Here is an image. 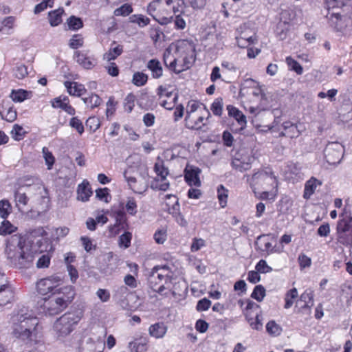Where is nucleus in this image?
Returning <instances> with one entry per match:
<instances>
[{
    "mask_svg": "<svg viewBox=\"0 0 352 352\" xmlns=\"http://www.w3.org/2000/svg\"><path fill=\"white\" fill-rule=\"evenodd\" d=\"M171 270L166 265H157L154 267L148 278L149 287L158 294L163 295L166 289H170L172 283Z\"/></svg>",
    "mask_w": 352,
    "mask_h": 352,
    "instance_id": "nucleus-4",
    "label": "nucleus"
},
{
    "mask_svg": "<svg viewBox=\"0 0 352 352\" xmlns=\"http://www.w3.org/2000/svg\"><path fill=\"white\" fill-rule=\"evenodd\" d=\"M63 12V8H58L49 12V21L52 27L57 26L62 23V14Z\"/></svg>",
    "mask_w": 352,
    "mask_h": 352,
    "instance_id": "nucleus-35",
    "label": "nucleus"
},
{
    "mask_svg": "<svg viewBox=\"0 0 352 352\" xmlns=\"http://www.w3.org/2000/svg\"><path fill=\"white\" fill-rule=\"evenodd\" d=\"M251 297L258 302L264 298V287L261 285H256L251 294Z\"/></svg>",
    "mask_w": 352,
    "mask_h": 352,
    "instance_id": "nucleus-60",
    "label": "nucleus"
},
{
    "mask_svg": "<svg viewBox=\"0 0 352 352\" xmlns=\"http://www.w3.org/2000/svg\"><path fill=\"white\" fill-rule=\"evenodd\" d=\"M132 239V234L129 232H125L119 237V245L127 248L131 245V241Z\"/></svg>",
    "mask_w": 352,
    "mask_h": 352,
    "instance_id": "nucleus-58",
    "label": "nucleus"
},
{
    "mask_svg": "<svg viewBox=\"0 0 352 352\" xmlns=\"http://www.w3.org/2000/svg\"><path fill=\"white\" fill-rule=\"evenodd\" d=\"M265 182L270 186V189L265 190V199L274 200L278 192V181L272 173L265 171Z\"/></svg>",
    "mask_w": 352,
    "mask_h": 352,
    "instance_id": "nucleus-17",
    "label": "nucleus"
},
{
    "mask_svg": "<svg viewBox=\"0 0 352 352\" xmlns=\"http://www.w3.org/2000/svg\"><path fill=\"white\" fill-rule=\"evenodd\" d=\"M63 280L60 275L55 274L41 279L37 282L36 288L38 292L41 295H47L49 293L54 294L56 292H60Z\"/></svg>",
    "mask_w": 352,
    "mask_h": 352,
    "instance_id": "nucleus-8",
    "label": "nucleus"
},
{
    "mask_svg": "<svg viewBox=\"0 0 352 352\" xmlns=\"http://www.w3.org/2000/svg\"><path fill=\"white\" fill-rule=\"evenodd\" d=\"M226 109L228 111V116L234 118L239 126V128H232L231 130L235 133H238L243 130L245 128L247 123L245 116L232 105H228Z\"/></svg>",
    "mask_w": 352,
    "mask_h": 352,
    "instance_id": "nucleus-12",
    "label": "nucleus"
},
{
    "mask_svg": "<svg viewBox=\"0 0 352 352\" xmlns=\"http://www.w3.org/2000/svg\"><path fill=\"white\" fill-rule=\"evenodd\" d=\"M83 38L80 34H74L69 40V45L72 49H78L83 45Z\"/></svg>",
    "mask_w": 352,
    "mask_h": 352,
    "instance_id": "nucleus-57",
    "label": "nucleus"
},
{
    "mask_svg": "<svg viewBox=\"0 0 352 352\" xmlns=\"http://www.w3.org/2000/svg\"><path fill=\"white\" fill-rule=\"evenodd\" d=\"M29 198L26 193L23 191L22 188H19L14 192V201L16 206L21 212H23L25 207L27 206Z\"/></svg>",
    "mask_w": 352,
    "mask_h": 352,
    "instance_id": "nucleus-23",
    "label": "nucleus"
},
{
    "mask_svg": "<svg viewBox=\"0 0 352 352\" xmlns=\"http://www.w3.org/2000/svg\"><path fill=\"white\" fill-rule=\"evenodd\" d=\"M327 8L326 18L331 27L338 32H346L352 30V18L349 15L351 12H346L343 6L333 10Z\"/></svg>",
    "mask_w": 352,
    "mask_h": 352,
    "instance_id": "nucleus-5",
    "label": "nucleus"
},
{
    "mask_svg": "<svg viewBox=\"0 0 352 352\" xmlns=\"http://www.w3.org/2000/svg\"><path fill=\"white\" fill-rule=\"evenodd\" d=\"M67 23L69 26V28L73 30H79L83 26V23L81 19L75 16H71L69 18H68L67 20Z\"/></svg>",
    "mask_w": 352,
    "mask_h": 352,
    "instance_id": "nucleus-50",
    "label": "nucleus"
},
{
    "mask_svg": "<svg viewBox=\"0 0 352 352\" xmlns=\"http://www.w3.org/2000/svg\"><path fill=\"white\" fill-rule=\"evenodd\" d=\"M12 334L24 342L31 341L38 325V319L26 307L15 309L10 318Z\"/></svg>",
    "mask_w": 352,
    "mask_h": 352,
    "instance_id": "nucleus-1",
    "label": "nucleus"
},
{
    "mask_svg": "<svg viewBox=\"0 0 352 352\" xmlns=\"http://www.w3.org/2000/svg\"><path fill=\"white\" fill-rule=\"evenodd\" d=\"M74 296L72 286L62 287L60 292L52 294L47 299L44 298L43 310L50 316L58 314L67 307Z\"/></svg>",
    "mask_w": 352,
    "mask_h": 352,
    "instance_id": "nucleus-3",
    "label": "nucleus"
},
{
    "mask_svg": "<svg viewBox=\"0 0 352 352\" xmlns=\"http://www.w3.org/2000/svg\"><path fill=\"white\" fill-rule=\"evenodd\" d=\"M50 256L47 254L41 255L36 262V267L38 268L48 267L50 263Z\"/></svg>",
    "mask_w": 352,
    "mask_h": 352,
    "instance_id": "nucleus-62",
    "label": "nucleus"
},
{
    "mask_svg": "<svg viewBox=\"0 0 352 352\" xmlns=\"http://www.w3.org/2000/svg\"><path fill=\"white\" fill-rule=\"evenodd\" d=\"M166 332V327L162 322H157L149 327V333L156 338H162Z\"/></svg>",
    "mask_w": 352,
    "mask_h": 352,
    "instance_id": "nucleus-34",
    "label": "nucleus"
},
{
    "mask_svg": "<svg viewBox=\"0 0 352 352\" xmlns=\"http://www.w3.org/2000/svg\"><path fill=\"white\" fill-rule=\"evenodd\" d=\"M25 248V240L18 234L12 235L7 240L5 253L10 264L21 269L30 267L34 261V255Z\"/></svg>",
    "mask_w": 352,
    "mask_h": 352,
    "instance_id": "nucleus-2",
    "label": "nucleus"
},
{
    "mask_svg": "<svg viewBox=\"0 0 352 352\" xmlns=\"http://www.w3.org/2000/svg\"><path fill=\"white\" fill-rule=\"evenodd\" d=\"M52 107L54 108H60L65 111L69 115L75 114V109L69 104V100L67 97H64L63 100L60 98H56L52 102Z\"/></svg>",
    "mask_w": 352,
    "mask_h": 352,
    "instance_id": "nucleus-28",
    "label": "nucleus"
},
{
    "mask_svg": "<svg viewBox=\"0 0 352 352\" xmlns=\"http://www.w3.org/2000/svg\"><path fill=\"white\" fill-rule=\"evenodd\" d=\"M113 256V252H109L104 258V261L105 262V263H107V265L104 266L102 265H100L98 267V269L102 274L104 275H110L113 272V267L111 266V264H108V263H109L112 260Z\"/></svg>",
    "mask_w": 352,
    "mask_h": 352,
    "instance_id": "nucleus-40",
    "label": "nucleus"
},
{
    "mask_svg": "<svg viewBox=\"0 0 352 352\" xmlns=\"http://www.w3.org/2000/svg\"><path fill=\"white\" fill-rule=\"evenodd\" d=\"M116 223L121 226L122 229H126L128 224L126 223V217L124 212L122 210H118L115 214Z\"/></svg>",
    "mask_w": 352,
    "mask_h": 352,
    "instance_id": "nucleus-53",
    "label": "nucleus"
},
{
    "mask_svg": "<svg viewBox=\"0 0 352 352\" xmlns=\"http://www.w3.org/2000/svg\"><path fill=\"white\" fill-rule=\"evenodd\" d=\"M138 177L129 175L128 171H124V177L130 188L135 193L143 194L148 188V172L146 166L141 167L138 171Z\"/></svg>",
    "mask_w": 352,
    "mask_h": 352,
    "instance_id": "nucleus-7",
    "label": "nucleus"
},
{
    "mask_svg": "<svg viewBox=\"0 0 352 352\" xmlns=\"http://www.w3.org/2000/svg\"><path fill=\"white\" fill-rule=\"evenodd\" d=\"M129 346L131 352H146L148 349L146 338L137 339L130 342Z\"/></svg>",
    "mask_w": 352,
    "mask_h": 352,
    "instance_id": "nucleus-33",
    "label": "nucleus"
},
{
    "mask_svg": "<svg viewBox=\"0 0 352 352\" xmlns=\"http://www.w3.org/2000/svg\"><path fill=\"white\" fill-rule=\"evenodd\" d=\"M199 109H202L204 111H206V114L208 115V118L210 116L209 111L206 109L204 104L197 102L196 101H191L188 102L187 106L185 122H188V119L190 118V117H192V114L196 112Z\"/></svg>",
    "mask_w": 352,
    "mask_h": 352,
    "instance_id": "nucleus-26",
    "label": "nucleus"
},
{
    "mask_svg": "<svg viewBox=\"0 0 352 352\" xmlns=\"http://www.w3.org/2000/svg\"><path fill=\"white\" fill-rule=\"evenodd\" d=\"M43 154L45 160V163L47 166V169L50 170L52 168V166L54 164V157L52 153L49 151L48 148L46 147L43 148Z\"/></svg>",
    "mask_w": 352,
    "mask_h": 352,
    "instance_id": "nucleus-55",
    "label": "nucleus"
},
{
    "mask_svg": "<svg viewBox=\"0 0 352 352\" xmlns=\"http://www.w3.org/2000/svg\"><path fill=\"white\" fill-rule=\"evenodd\" d=\"M228 190L224 188L223 185H220L217 188L218 198L220 204L223 208L226 206L227 203Z\"/></svg>",
    "mask_w": 352,
    "mask_h": 352,
    "instance_id": "nucleus-56",
    "label": "nucleus"
},
{
    "mask_svg": "<svg viewBox=\"0 0 352 352\" xmlns=\"http://www.w3.org/2000/svg\"><path fill=\"white\" fill-rule=\"evenodd\" d=\"M14 299V292L10 285L0 288V307L11 303Z\"/></svg>",
    "mask_w": 352,
    "mask_h": 352,
    "instance_id": "nucleus-20",
    "label": "nucleus"
},
{
    "mask_svg": "<svg viewBox=\"0 0 352 352\" xmlns=\"http://www.w3.org/2000/svg\"><path fill=\"white\" fill-rule=\"evenodd\" d=\"M248 317V322L250 323V325L252 327V329L256 330H261L263 328V314L261 311H259V313L256 312V315L254 317V319L252 318Z\"/></svg>",
    "mask_w": 352,
    "mask_h": 352,
    "instance_id": "nucleus-39",
    "label": "nucleus"
},
{
    "mask_svg": "<svg viewBox=\"0 0 352 352\" xmlns=\"http://www.w3.org/2000/svg\"><path fill=\"white\" fill-rule=\"evenodd\" d=\"M340 217L341 219L338 222L337 231L348 232L352 231V217L350 211H347L345 207Z\"/></svg>",
    "mask_w": 352,
    "mask_h": 352,
    "instance_id": "nucleus-18",
    "label": "nucleus"
},
{
    "mask_svg": "<svg viewBox=\"0 0 352 352\" xmlns=\"http://www.w3.org/2000/svg\"><path fill=\"white\" fill-rule=\"evenodd\" d=\"M146 67L151 72L153 78H160L163 75V69L160 62L155 58L150 60Z\"/></svg>",
    "mask_w": 352,
    "mask_h": 352,
    "instance_id": "nucleus-27",
    "label": "nucleus"
},
{
    "mask_svg": "<svg viewBox=\"0 0 352 352\" xmlns=\"http://www.w3.org/2000/svg\"><path fill=\"white\" fill-rule=\"evenodd\" d=\"M116 44V43L113 41L109 50L103 55L104 60L107 61L114 60L122 53V45H118L116 47H113V45Z\"/></svg>",
    "mask_w": 352,
    "mask_h": 352,
    "instance_id": "nucleus-32",
    "label": "nucleus"
},
{
    "mask_svg": "<svg viewBox=\"0 0 352 352\" xmlns=\"http://www.w3.org/2000/svg\"><path fill=\"white\" fill-rule=\"evenodd\" d=\"M256 271H250L248 273V280L252 283H256L258 282L261 279L259 274L264 273V260L261 259L259 261V262L256 265Z\"/></svg>",
    "mask_w": 352,
    "mask_h": 352,
    "instance_id": "nucleus-31",
    "label": "nucleus"
},
{
    "mask_svg": "<svg viewBox=\"0 0 352 352\" xmlns=\"http://www.w3.org/2000/svg\"><path fill=\"white\" fill-rule=\"evenodd\" d=\"M326 5L333 10L343 6L346 12H352V0H326Z\"/></svg>",
    "mask_w": 352,
    "mask_h": 352,
    "instance_id": "nucleus-25",
    "label": "nucleus"
},
{
    "mask_svg": "<svg viewBox=\"0 0 352 352\" xmlns=\"http://www.w3.org/2000/svg\"><path fill=\"white\" fill-rule=\"evenodd\" d=\"M264 182V174L263 171L255 173L251 179L250 185L256 197L263 199L264 191L263 190V184Z\"/></svg>",
    "mask_w": 352,
    "mask_h": 352,
    "instance_id": "nucleus-13",
    "label": "nucleus"
},
{
    "mask_svg": "<svg viewBox=\"0 0 352 352\" xmlns=\"http://www.w3.org/2000/svg\"><path fill=\"white\" fill-rule=\"evenodd\" d=\"M223 102L222 98H216L211 105V111L214 115L220 116L222 114Z\"/></svg>",
    "mask_w": 352,
    "mask_h": 352,
    "instance_id": "nucleus-51",
    "label": "nucleus"
},
{
    "mask_svg": "<svg viewBox=\"0 0 352 352\" xmlns=\"http://www.w3.org/2000/svg\"><path fill=\"white\" fill-rule=\"evenodd\" d=\"M26 134V131L24 129L17 124H14L12 129L11 131L12 138L16 141H20L23 140Z\"/></svg>",
    "mask_w": 352,
    "mask_h": 352,
    "instance_id": "nucleus-46",
    "label": "nucleus"
},
{
    "mask_svg": "<svg viewBox=\"0 0 352 352\" xmlns=\"http://www.w3.org/2000/svg\"><path fill=\"white\" fill-rule=\"evenodd\" d=\"M69 125L77 130L79 134H82L84 132V126L82 122L76 117H74L70 120Z\"/></svg>",
    "mask_w": 352,
    "mask_h": 352,
    "instance_id": "nucleus-64",
    "label": "nucleus"
},
{
    "mask_svg": "<svg viewBox=\"0 0 352 352\" xmlns=\"http://www.w3.org/2000/svg\"><path fill=\"white\" fill-rule=\"evenodd\" d=\"M298 261L299 263L300 267L301 269H304L305 267H309L311 264V258L307 256L303 253L299 254Z\"/></svg>",
    "mask_w": 352,
    "mask_h": 352,
    "instance_id": "nucleus-63",
    "label": "nucleus"
},
{
    "mask_svg": "<svg viewBox=\"0 0 352 352\" xmlns=\"http://www.w3.org/2000/svg\"><path fill=\"white\" fill-rule=\"evenodd\" d=\"M82 100L87 107L91 109L98 107L102 102V99L97 94H94L88 97L83 98Z\"/></svg>",
    "mask_w": 352,
    "mask_h": 352,
    "instance_id": "nucleus-42",
    "label": "nucleus"
},
{
    "mask_svg": "<svg viewBox=\"0 0 352 352\" xmlns=\"http://www.w3.org/2000/svg\"><path fill=\"white\" fill-rule=\"evenodd\" d=\"M76 61L84 69H91L97 64L96 58L89 55L87 51H76L74 54Z\"/></svg>",
    "mask_w": 352,
    "mask_h": 352,
    "instance_id": "nucleus-11",
    "label": "nucleus"
},
{
    "mask_svg": "<svg viewBox=\"0 0 352 352\" xmlns=\"http://www.w3.org/2000/svg\"><path fill=\"white\" fill-rule=\"evenodd\" d=\"M314 291L307 289H306L300 296V299L297 302L298 304L300 302H303V305L299 308L298 312H310L311 308L314 306ZM296 305V307H297Z\"/></svg>",
    "mask_w": 352,
    "mask_h": 352,
    "instance_id": "nucleus-15",
    "label": "nucleus"
},
{
    "mask_svg": "<svg viewBox=\"0 0 352 352\" xmlns=\"http://www.w3.org/2000/svg\"><path fill=\"white\" fill-rule=\"evenodd\" d=\"M344 153V146L339 142H329L324 150L326 161L329 164L340 163Z\"/></svg>",
    "mask_w": 352,
    "mask_h": 352,
    "instance_id": "nucleus-9",
    "label": "nucleus"
},
{
    "mask_svg": "<svg viewBox=\"0 0 352 352\" xmlns=\"http://www.w3.org/2000/svg\"><path fill=\"white\" fill-rule=\"evenodd\" d=\"M265 329L267 332L273 337L278 336L283 331L281 326L274 320L269 321L265 325Z\"/></svg>",
    "mask_w": 352,
    "mask_h": 352,
    "instance_id": "nucleus-37",
    "label": "nucleus"
},
{
    "mask_svg": "<svg viewBox=\"0 0 352 352\" xmlns=\"http://www.w3.org/2000/svg\"><path fill=\"white\" fill-rule=\"evenodd\" d=\"M289 28L290 25L289 24L288 21H279L276 25L275 30L277 36L281 40L285 39L289 31Z\"/></svg>",
    "mask_w": 352,
    "mask_h": 352,
    "instance_id": "nucleus-36",
    "label": "nucleus"
},
{
    "mask_svg": "<svg viewBox=\"0 0 352 352\" xmlns=\"http://www.w3.org/2000/svg\"><path fill=\"white\" fill-rule=\"evenodd\" d=\"M80 321V317L75 313H66L54 323V330L58 338H63L69 335L74 327Z\"/></svg>",
    "mask_w": 352,
    "mask_h": 352,
    "instance_id": "nucleus-6",
    "label": "nucleus"
},
{
    "mask_svg": "<svg viewBox=\"0 0 352 352\" xmlns=\"http://www.w3.org/2000/svg\"><path fill=\"white\" fill-rule=\"evenodd\" d=\"M64 85L70 95L80 96L86 92L85 87L76 82L65 81Z\"/></svg>",
    "mask_w": 352,
    "mask_h": 352,
    "instance_id": "nucleus-24",
    "label": "nucleus"
},
{
    "mask_svg": "<svg viewBox=\"0 0 352 352\" xmlns=\"http://www.w3.org/2000/svg\"><path fill=\"white\" fill-rule=\"evenodd\" d=\"M92 193L93 192L88 182L84 181L81 184L78 185L77 190L78 200L87 201Z\"/></svg>",
    "mask_w": 352,
    "mask_h": 352,
    "instance_id": "nucleus-22",
    "label": "nucleus"
},
{
    "mask_svg": "<svg viewBox=\"0 0 352 352\" xmlns=\"http://www.w3.org/2000/svg\"><path fill=\"white\" fill-rule=\"evenodd\" d=\"M204 120L203 116H199L196 120H193L192 118L188 119V122H185V126L188 129H199L201 128L202 122ZM204 125V124H203Z\"/></svg>",
    "mask_w": 352,
    "mask_h": 352,
    "instance_id": "nucleus-48",
    "label": "nucleus"
},
{
    "mask_svg": "<svg viewBox=\"0 0 352 352\" xmlns=\"http://www.w3.org/2000/svg\"><path fill=\"white\" fill-rule=\"evenodd\" d=\"M163 60L166 67L173 70L177 74L181 72V69H176L177 59L173 56L170 49H166L163 54Z\"/></svg>",
    "mask_w": 352,
    "mask_h": 352,
    "instance_id": "nucleus-21",
    "label": "nucleus"
},
{
    "mask_svg": "<svg viewBox=\"0 0 352 352\" xmlns=\"http://www.w3.org/2000/svg\"><path fill=\"white\" fill-rule=\"evenodd\" d=\"M14 75L18 79H23L28 76V68L23 64L16 65L14 68Z\"/></svg>",
    "mask_w": 352,
    "mask_h": 352,
    "instance_id": "nucleus-52",
    "label": "nucleus"
},
{
    "mask_svg": "<svg viewBox=\"0 0 352 352\" xmlns=\"http://www.w3.org/2000/svg\"><path fill=\"white\" fill-rule=\"evenodd\" d=\"M148 78V76L147 74L137 72L133 75L132 82L138 87H142L147 82Z\"/></svg>",
    "mask_w": 352,
    "mask_h": 352,
    "instance_id": "nucleus-44",
    "label": "nucleus"
},
{
    "mask_svg": "<svg viewBox=\"0 0 352 352\" xmlns=\"http://www.w3.org/2000/svg\"><path fill=\"white\" fill-rule=\"evenodd\" d=\"M232 165L236 170L243 172L250 168V164L243 162L239 159H234L232 162Z\"/></svg>",
    "mask_w": 352,
    "mask_h": 352,
    "instance_id": "nucleus-61",
    "label": "nucleus"
},
{
    "mask_svg": "<svg viewBox=\"0 0 352 352\" xmlns=\"http://www.w3.org/2000/svg\"><path fill=\"white\" fill-rule=\"evenodd\" d=\"M29 190L34 191L33 202L36 206V208L41 212L48 210L50 197L47 189L44 186H38L30 187Z\"/></svg>",
    "mask_w": 352,
    "mask_h": 352,
    "instance_id": "nucleus-10",
    "label": "nucleus"
},
{
    "mask_svg": "<svg viewBox=\"0 0 352 352\" xmlns=\"http://www.w3.org/2000/svg\"><path fill=\"white\" fill-rule=\"evenodd\" d=\"M28 92L23 89L12 90L10 98L14 102H21L28 98Z\"/></svg>",
    "mask_w": 352,
    "mask_h": 352,
    "instance_id": "nucleus-47",
    "label": "nucleus"
},
{
    "mask_svg": "<svg viewBox=\"0 0 352 352\" xmlns=\"http://www.w3.org/2000/svg\"><path fill=\"white\" fill-rule=\"evenodd\" d=\"M322 182L316 178L312 177L307 181L305 185L304 195L305 199H309L314 193L318 186H320Z\"/></svg>",
    "mask_w": 352,
    "mask_h": 352,
    "instance_id": "nucleus-29",
    "label": "nucleus"
},
{
    "mask_svg": "<svg viewBox=\"0 0 352 352\" xmlns=\"http://www.w3.org/2000/svg\"><path fill=\"white\" fill-rule=\"evenodd\" d=\"M12 206L8 200L0 201V217L6 219L11 213Z\"/></svg>",
    "mask_w": 352,
    "mask_h": 352,
    "instance_id": "nucleus-49",
    "label": "nucleus"
},
{
    "mask_svg": "<svg viewBox=\"0 0 352 352\" xmlns=\"http://www.w3.org/2000/svg\"><path fill=\"white\" fill-rule=\"evenodd\" d=\"M282 126L283 128V131L279 133V137L287 136L290 138H294L298 137L300 133L298 126L291 122L288 121L283 122Z\"/></svg>",
    "mask_w": 352,
    "mask_h": 352,
    "instance_id": "nucleus-19",
    "label": "nucleus"
},
{
    "mask_svg": "<svg viewBox=\"0 0 352 352\" xmlns=\"http://www.w3.org/2000/svg\"><path fill=\"white\" fill-rule=\"evenodd\" d=\"M139 105L145 110L153 109L157 106L155 97L144 94L140 99Z\"/></svg>",
    "mask_w": 352,
    "mask_h": 352,
    "instance_id": "nucleus-30",
    "label": "nucleus"
},
{
    "mask_svg": "<svg viewBox=\"0 0 352 352\" xmlns=\"http://www.w3.org/2000/svg\"><path fill=\"white\" fill-rule=\"evenodd\" d=\"M338 241L340 243L346 246H352V231L349 230L347 232L343 231H337Z\"/></svg>",
    "mask_w": 352,
    "mask_h": 352,
    "instance_id": "nucleus-38",
    "label": "nucleus"
},
{
    "mask_svg": "<svg viewBox=\"0 0 352 352\" xmlns=\"http://www.w3.org/2000/svg\"><path fill=\"white\" fill-rule=\"evenodd\" d=\"M133 12L132 7L129 4H124L114 10L116 16H128Z\"/></svg>",
    "mask_w": 352,
    "mask_h": 352,
    "instance_id": "nucleus-59",
    "label": "nucleus"
},
{
    "mask_svg": "<svg viewBox=\"0 0 352 352\" xmlns=\"http://www.w3.org/2000/svg\"><path fill=\"white\" fill-rule=\"evenodd\" d=\"M286 63L288 65L290 69L294 70L298 74H301L302 73V67L301 65L294 59L291 57L286 58Z\"/></svg>",
    "mask_w": 352,
    "mask_h": 352,
    "instance_id": "nucleus-54",
    "label": "nucleus"
},
{
    "mask_svg": "<svg viewBox=\"0 0 352 352\" xmlns=\"http://www.w3.org/2000/svg\"><path fill=\"white\" fill-rule=\"evenodd\" d=\"M0 115L2 119L9 122H14L17 117L16 111L13 107H9L0 111Z\"/></svg>",
    "mask_w": 352,
    "mask_h": 352,
    "instance_id": "nucleus-43",
    "label": "nucleus"
},
{
    "mask_svg": "<svg viewBox=\"0 0 352 352\" xmlns=\"http://www.w3.org/2000/svg\"><path fill=\"white\" fill-rule=\"evenodd\" d=\"M285 177L289 180L298 181L302 179L303 174L301 172V166L299 163L290 162L285 170Z\"/></svg>",
    "mask_w": 352,
    "mask_h": 352,
    "instance_id": "nucleus-14",
    "label": "nucleus"
},
{
    "mask_svg": "<svg viewBox=\"0 0 352 352\" xmlns=\"http://www.w3.org/2000/svg\"><path fill=\"white\" fill-rule=\"evenodd\" d=\"M298 294L296 288H292L287 292L285 296V309H289L294 304V300L298 297Z\"/></svg>",
    "mask_w": 352,
    "mask_h": 352,
    "instance_id": "nucleus-41",
    "label": "nucleus"
},
{
    "mask_svg": "<svg viewBox=\"0 0 352 352\" xmlns=\"http://www.w3.org/2000/svg\"><path fill=\"white\" fill-rule=\"evenodd\" d=\"M16 229V226L5 219L0 226V235L10 234L15 232Z\"/></svg>",
    "mask_w": 352,
    "mask_h": 352,
    "instance_id": "nucleus-45",
    "label": "nucleus"
},
{
    "mask_svg": "<svg viewBox=\"0 0 352 352\" xmlns=\"http://www.w3.org/2000/svg\"><path fill=\"white\" fill-rule=\"evenodd\" d=\"M184 173L185 180L189 186H199L201 185L199 177L201 170L199 168L187 166Z\"/></svg>",
    "mask_w": 352,
    "mask_h": 352,
    "instance_id": "nucleus-16",
    "label": "nucleus"
}]
</instances>
